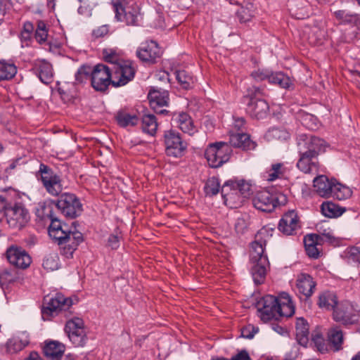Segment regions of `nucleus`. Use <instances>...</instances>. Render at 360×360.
<instances>
[{
    "label": "nucleus",
    "mask_w": 360,
    "mask_h": 360,
    "mask_svg": "<svg viewBox=\"0 0 360 360\" xmlns=\"http://www.w3.org/2000/svg\"><path fill=\"white\" fill-rule=\"evenodd\" d=\"M36 215L41 221L51 220L49 234L52 239L60 246L61 254L67 258L72 257L78 245L83 241L81 232L71 230L66 224H63L53 215V207L51 203L39 202L36 208Z\"/></svg>",
    "instance_id": "f257e3e1"
},
{
    "label": "nucleus",
    "mask_w": 360,
    "mask_h": 360,
    "mask_svg": "<svg viewBox=\"0 0 360 360\" xmlns=\"http://www.w3.org/2000/svg\"><path fill=\"white\" fill-rule=\"evenodd\" d=\"M249 302L257 309V314L263 322L290 317L295 314L292 299L285 292H281L278 297L271 295L259 296V292H254Z\"/></svg>",
    "instance_id": "f03ea898"
},
{
    "label": "nucleus",
    "mask_w": 360,
    "mask_h": 360,
    "mask_svg": "<svg viewBox=\"0 0 360 360\" xmlns=\"http://www.w3.org/2000/svg\"><path fill=\"white\" fill-rule=\"evenodd\" d=\"M270 236L269 229L265 226L263 227L257 232L255 240L251 243L249 248L252 250L250 257L253 265L251 267V275L255 285L264 283L266 279L269 260L264 252L266 240Z\"/></svg>",
    "instance_id": "7ed1b4c3"
},
{
    "label": "nucleus",
    "mask_w": 360,
    "mask_h": 360,
    "mask_svg": "<svg viewBox=\"0 0 360 360\" xmlns=\"http://www.w3.org/2000/svg\"><path fill=\"white\" fill-rule=\"evenodd\" d=\"M72 305V300L65 297L61 293H56L52 297H46L41 311L42 316L44 319H49L50 317L63 312L66 318H69L72 314V311L70 310Z\"/></svg>",
    "instance_id": "20e7f679"
},
{
    "label": "nucleus",
    "mask_w": 360,
    "mask_h": 360,
    "mask_svg": "<svg viewBox=\"0 0 360 360\" xmlns=\"http://www.w3.org/2000/svg\"><path fill=\"white\" fill-rule=\"evenodd\" d=\"M287 201V197L283 193H272L269 190L257 192L252 199L254 207L264 212H271L277 206L285 205Z\"/></svg>",
    "instance_id": "39448f33"
},
{
    "label": "nucleus",
    "mask_w": 360,
    "mask_h": 360,
    "mask_svg": "<svg viewBox=\"0 0 360 360\" xmlns=\"http://www.w3.org/2000/svg\"><path fill=\"white\" fill-rule=\"evenodd\" d=\"M232 150L224 141L210 143L205 151V158L210 167L219 168L229 162Z\"/></svg>",
    "instance_id": "423d86ee"
},
{
    "label": "nucleus",
    "mask_w": 360,
    "mask_h": 360,
    "mask_svg": "<svg viewBox=\"0 0 360 360\" xmlns=\"http://www.w3.org/2000/svg\"><path fill=\"white\" fill-rule=\"evenodd\" d=\"M112 6L115 18L117 21L124 22L129 26L139 25L140 9L135 2L116 0Z\"/></svg>",
    "instance_id": "0eeeda50"
},
{
    "label": "nucleus",
    "mask_w": 360,
    "mask_h": 360,
    "mask_svg": "<svg viewBox=\"0 0 360 360\" xmlns=\"http://www.w3.org/2000/svg\"><path fill=\"white\" fill-rule=\"evenodd\" d=\"M333 319L344 326L356 325L360 319V310L357 305L347 300L342 301L334 308Z\"/></svg>",
    "instance_id": "6e6552de"
},
{
    "label": "nucleus",
    "mask_w": 360,
    "mask_h": 360,
    "mask_svg": "<svg viewBox=\"0 0 360 360\" xmlns=\"http://www.w3.org/2000/svg\"><path fill=\"white\" fill-rule=\"evenodd\" d=\"M52 202L62 214L70 219L77 217L83 211L79 199L74 193H63L57 200Z\"/></svg>",
    "instance_id": "1a4fd4ad"
},
{
    "label": "nucleus",
    "mask_w": 360,
    "mask_h": 360,
    "mask_svg": "<svg viewBox=\"0 0 360 360\" xmlns=\"http://www.w3.org/2000/svg\"><path fill=\"white\" fill-rule=\"evenodd\" d=\"M46 192L52 196H60L63 193L62 180L49 166L41 164L38 172Z\"/></svg>",
    "instance_id": "9d476101"
},
{
    "label": "nucleus",
    "mask_w": 360,
    "mask_h": 360,
    "mask_svg": "<svg viewBox=\"0 0 360 360\" xmlns=\"http://www.w3.org/2000/svg\"><path fill=\"white\" fill-rule=\"evenodd\" d=\"M111 84L115 87L124 86L131 81L135 75V70L129 61H121L110 65Z\"/></svg>",
    "instance_id": "9b49d317"
},
{
    "label": "nucleus",
    "mask_w": 360,
    "mask_h": 360,
    "mask_svg": "<svg viewBox=\"0 0 360 360\" xmlns=\"http://www.w3.org/2000/svg\"><path fill=\"white\" fill-rule=\"evenodd\" d=\"M111 69L110 65L104 64H98L91 68V82L92 87L100 91L107 89L108 86L111 84Z\"/></svg>",
    "instance_id": "f8f14e48"
},
{
    "label": "nucleus",
    "mask_w": 360,
    "mask_h": 360,
    "mask_svg": "<svg viewBox=\"0 0 360 360\" xmlns=\"http://www.w3.org/2000/svg\"><path fill=\"white\" fill-rule=\"evenodd\" d=\"M248 184L244 179H231L226 181L221 187V195L226 200H233L234 195H238L239 202L244 203L247 200Z\"/></svg>",
    "instance_id": "ddd939ff"
},
{
    "label": "nucleus",
    "mask_w": 360,
    "mask_h": 360,
    "mask_svg": "<svg viewBox=\"0 0 360 360\" xmlns=\"http://www.w3.org/2000/svg\"><path fill=\"white\" fill-rule=\"evenodd\" d=\"M65 330L70 340L75 347H83L86 341L84 321L78 317H73L65 324Z\"/></svg>",
    "instance_id": "4468645a"
},
{
    "label": "nucleus",
    "mask_w": 360,
    "mask_h": 360,
    "mask_svg": "<svg viewBox=\"0 0 360 360\" xmlns=\"http://www.w3.org/2000/svg\"><path fill=\"white\" fill-rule=\"evenodd\" d=\"M326 142L315 136L300 134L297 139V150L305 151L312 156L318 157L325 151Z\"/></svg>",
    "instance_id": "2eb2a0df"
},
{
    "label": "nucleus",
    "mask_w": 360,
    "mask_h": 360,
    "mask_svg": "<svg viewBox=\"0 0 360 360\" xmlns=\"http://www.w3.org/2000/svg\"><path fill=\"white\" fill-rule=\"evenodd\" d=\"M165 151L168 156L174 158L183 155L186 146L182 142L179 133L169 130L165 134Z\"/></svg>",
    "instance_id": "dca6fc26"
},
{
    "label": "nucleus",
    "mask_w": 360,
    "mask_h": 360,
    "mask_svg": "<svg viewBox=\"0 0 360 360\" xmlns=\"http://www.w3.org/2000/svg\"><path fill=\"white\" fill-rule=\"evenodd\" d=\"M5 255L10 264L20 269L27 268L32 262L28 253L17 245L8 248Z\"/></svg>",
    "instance_id": "f3484780"
},
{
    "label": "nucleus",
    "mask_w": 360,
    "mask_h": 360,
    "mask_svg": "<svg viewBox=\"0 0 360 360\" xmlns=\"http://www.w3.org/2000/svg\"><path fill=\"white\" fill-rule=\"evenodd\" d=\"M30 220V214L27 209L18 204L8 212L7 221L13 229H21Z\"/></svg>",
    "instance_id": "a211bd4d"
},
{
    "label": "nucleus",
    "mask_w": 360,
    "mask_h": 360,
    "mask_svg": "<svg viewBox=\"0 0 360 360\" xmlns=\"http://www.w3.org/2000/svg\"><path fill=\"white\" fill-rule=\"evenodd\" d=\"M299 228H300L299 218L295 210H290L285 213L278 226V230L288 236L295 233Z\"/></svg>",
    "instance_id": "6ab92c4d"
},
{
    "label": "nucleus",
    "mask_w": 360,
    "mask_h": 360,
    "mask_svg": "<svg viewBox=\"0 0 360 360\" xmlns=\"http://www.w3.org/2000/svg\"><path fill=\"white\" fill-rule=\"evenodd\" d=\"M326 32L317 25H304L302 31V37L312 46L321 45L325 39Z\"/></svg>",
    "instance_id": "aec40b11"
},
{
    "label": "nucleus",
    "mask_w": 360,
    "mask_h": 360,
    "mask_svg": "<svg viewBox=\"0 0 360 360\" xmlns=\"http://www.w3.org/2000/svg\"><path fill=\"white\" fill-rule=\"evenodd\" d=\"M138 57L143 61L153 63L161 55L158 44L154 41L146 42L137 51Z\"/></svg>",
    "instance_id": "412c9836"
},
{
    "label": "nucleus",
    "mask_w": 360,
    "mask_h": 360,
    "mask_svg": "<svg viewBox=\"0 0 360 360\" xmlns=\"http://www.w3.org/2000/svg\"><path fill=\"white\" fill-rule=\"evenodd\" d=\"M148 99L150 106L159 114L168 113L167 110H160L158 108L166 106L168 104L169 94L167 91H160L155 89L150 90Z\"/></svg>",
    "instance_id": "4be33fe9"
},
{
    "label": "nucleus",
    "mask_w": 360,
    "mask_h": 360,
    "mask_svg": "<svg viewBox=\"0 0 360 360\" xmlns=\"http://www.w3.org/2000/svg\"><path fill=\"white\" fill-rule=\"evenodd\" d=\"M30 342L29 335L25 331L17 333L6 342V351L11 354L17 353L23 349Z\"/></svg>",
    "instance_id": "5701e85b"
},
{
    "label": "nucleus",
    "mask_w": 360,
    "mask_h": 360,
    "mask_svg": "<svg viewBox=\"0 0 360 360\" xmlns=\"http://www.w3.org/2000/svg\"><path fill=\"white\" fill-rule=\"evenodd\" d=\"M300 158L297 162V167L306 174H309L313 171H317L318 162L317 157L312 156L311 154L298 150Z\"/></svg>",
    "instance_id": "b1692460"
},
{
    "label": "nucleus",
    "mask_w": 360,
    "mask_h": 360,
    "mask_svg": "<svg viewBox=\"0 0 360 360\" xmlns=\"http://www.w3.org/2000/svg\"><path fill=\"white\" fill-rule=\"evenodd\" d=\"M335 179L329 180L326 176L321 175L314 179L316 192L321 197L330 198Z\"/></svg>",
    "instance_id": "393cba45"
},
{
    "label": "nucleus",
    "mask_w": 360,
    "mask_h": 360,
    "mask_svg": "<svg viewBox=\"0 0 360 360\" xmlns=\"http://www.w3.org/2000/svg\"><path fill=\"white\" fill-rule=\"evenodd\" d=\"M269 110L268 103L263 99L252 98L249 102V115L257 120L264 118Z\"/></svg>",
    "instance_id": "a878e982"
},
{
    "label": "nucleus",
    "mask_w": 360,
    "mask_h": 360,
    "mask_svg": "<svg viewBox=\"0 0 360 360\" xmlns=\"http://www.w3.org/2000/svg\"><path fill=\"white\" fill-rule=\"evenodd\" d=\"M319 236L316 233H311L304 236V244L307 255L312 259H318L320 257L321 251L317 245H321L319 242Z\"/></svg>",
    "instance_id": "bb28decb"
},
{
    "label": "nucleus",
    "mask_w": 360,
    "mask_h": 360,
    "mask_svg": "<svg viewBox=\"0 0 360 360\" xmlns=\"http://www.w3.org/2000/svg\"><path fill=\"white\" fill-rule=\"evenodd\" d=\"M333 15L341 25L360 27V14L359 13H351L345 10H338L334 11Z\"/></svg>",
    "instance_id": "cd10ccee"
},
{
    "label": "nucleus",
    "mask_w": 360,
    "mask_h": 360,
    "mask_svg": "<svg viewBox=\"0 0 360 360\" xmlns=\"http://www.w3.org/2000/svg\"><path fill=\"white\" fill-rule=\"evenodd\" d=\"M296 340L298 345L307 347L309 342V324L302 317L297 318L295 323Z\"/></svg>",
    "instance_id": "c85d7f7f"
},
{
    "label": "nucleus",
    "mask_w": 360,
    "mask_h": 360,
    "mask_svg": "<svg viewBox=\"0 0 360 360\" xmlns=\"http://www.w3.org/2000/svg\"><path fill=\"white\" fill-rule=\"evenodd\" d=\"M172 121L184 133L191 135L196 131L191 117L187 113L175 115Z\"/></svg>",
    "instance_id": "c756f323"
},
{
    "label": "nucleus",
    "mask_w": 360,
    "mask_h": 360,
    "mask_svg": "<svg viewBox=\"0 0 360 360\" xmlns=\"http://www.w3.org/2000/svg\"><path fill=\"white\" fill-rule=\"evenodd\" d=\"M65 347L58 341H50L44 347L45 356L51 360H60L65 352Z\"/></svg>",
    "instance_id": "7c9ffc66"
},
{
    "label": "nucleus",
    "mask_w": 360,
    "mask_h": 360,
    "mask_svg": "<svg viewBox=\"0 0 360 360\" xmlns=\"http://www.w3.org/2000/svg\"><path fill=\"white\" fill-rule=\"evenodd\" d=\"M328 340L333 347L335 352L340 351L342 349L344 342V333L339 326H334L328 329Z\"/></svg>",
    "instance_id": "2f4dec72"
},
{
    "label": "nucleus",
    "mask_w": 360,
    "mask_h": 360,
    "mask_svg": "<svg viewBox=\"0 0 360 360\" xmlns=\"http://www.w3.org/2000/svg\"><path fill=\"white\" fill-rule=\"evenodd\" d=\"M316 283L313 281V278L306 274H302L297 279V287L299 292L303 294L306 297H310L315 288Z\"/></svg>",
    "instance_id": "473e14b6"
},
{
    "label": "nucleus",
    "mask_w": 360,
    "mask_h": 360,
    "mask_svg": "<svg viewBox=\"0 0 360 360\" xmlns=\"http://www.w3.org/2000/svg\"><path fill=\"white\" fill-rule=\"evenodd\" d=\"M229 141L227 142L230 146L240 148L243 150L248 149V134L245 131H238L237 133H229Z\"/></svg>",
    "instance_id": "72a5a7b5"
},
{
    "label": "nucleus",
    "mask_w": 360,
    "mask_h": 360,
    "mask_svg": "<svg viewBox=\"0 0 360 360\" xmlns=\"http://www.w3.org/2000/svg\"><path fill=\"white\" fill-rule=\"evenodd\" d=\"M337 296L332 292H324L319 295L318 304L321 308L333 309L339 304Z\"/></svg>",
    "instance_id": "f704fd0d"
},
{
    "label": "nucleus",
    "mask_w": 360,
    "mask_h": 360,
    "mask_svg": "<svg viewBox=\"0 0 360 360\" xmlns=\"http://www.w3.org/2000/svg\"><path fill=\"white\" fill-rule=\"evenodd\" d=\"M352 194V191L349 187L337 182L335 179L334 180L330 197L342 200L349 198Z\"/></svg>",
    "instance_id": "c9c22d12"
},
{
    "label": "nucleus",
    "mask_w": 360,
    "mask_h": 360,
    "mask_svg": "<svg viewBox=\"0 0 360 360\" xmlns=\"http://www.w3.org/2000/svg\"><path fill=\"white\" fill-rule=\"evenodd\" d=\"M141 128L143 132L154 136L158 129V122L155 115H144L141 118Z\"/></svg>",
    "instance_id": "e433bc0d"
},
{
    "label": "nucleus",
    "mask_w": 360,
    "mask_h": 360,
    "mask_svg": "<svg viewBox=\"0 0 360 360\" xmlns=\"http://www.w3.org/2000/svg\"><path fill=\"white\" fill-rule=\"evenodd\" d=\"M268 80L271 84H276L284 89H288L292 85L291 79L282 72L270 73Z\"/></svg>",
    "instance_id": "4c0bfd02"
},
{
    "label": "nucleus",
    "mask_w": 360,
    "mask_h": 360,
    "mask_svg": "<svg viewBox=\"0 0 360 360\" xmlns=\"http://www.w3.org/2000/svg\"><path fill=\"white\" fill-rule=\"evenodd\" d=\"M117 124L122 127L134 126L139 122V118L135 115H131L126 111L120 110L115 116Z\"/></svg>",
    "instance_id": "58836bf2"
},
{
    "label": "nucleus",
    "mask_w": 360,
    "mask_h": 360,
    "mask_svg": "<svg viewBox=\"0 0 360 360\" xmlns=\"http://www.w3.org/2000/svg\"><path fill=\"white\" fill-rule=\"evenodd\" d=\"M38 71L39 79L42 82L49 84L51 82L53 77V70L52 66L49 63L45 60L39 62Z\"/></svg>",
    "instance_id": "ea45409f"
},
{
    "label": "nucleus",
    "mask_w": 360,
    "mask_h": 360,
    "mask_svg": "<svg viewBox=\"0 0 360 360\" xmlns=\"http://www.w3.org/2000/svg\"><path fill=\"white\" fill-rule=\"evenodd\" d=\"M17 73L16 66L11 63L0 61V81L9 80Z\"/></svg>",
    "instance_id": "a19ab883"
},
{
    "label": "nucleus",
    "mask_w": 360,
    "mask_h": 360,
    "mask_svg": "<svg viewBox=\"0 0 360 360\" xmlns=\"http://www.w3.org/2000/svg\"><path fill=\"white\" fill-rule=\"evenodd\" d=\"M345 210L341 209L335 204L331 202H323L321 205V212L327 217H338L342 214Z\"/></svg>",
    "instance_id": "79ce46f5"
},
{
    "label": "nucleus",
    "mask_w": 360,
    "mask_h": 360,
    "mask_svg": "<svg viewBox=\"0 0 360 360\" xmlns=\"http://www.w3.org/2000/svg\"><path fill=\"white\" fill-rule=\"evenodd\" d=\"M175 74L176 80L183 89H188L193 86L194 79L189 72L183 70L176 71Z\"/></svg>",
    "instance_id": "37998d69"
},
{
    "label": "nucleus",
    "mask_w": 360,
    "mask_h": 360,
    "mask_svg": "<svg viewBox=\"0 0 360 360\" xmlns=\"http://www.w3.org/2000/svg\"><path fill=\"white\" fill-rule=\"evenodd\" d=\"M285 169L283 163H276L271 165L269 170L266 172V179L273 181L277 179L282 178L285 174Z\"/></svg>",
    "instance_id": "c03bdc74"
},
{
    "label": "nucleus",
    "mask_w": 360,
    "mask_h": 360,
    "mask_svg": "<svg viewBox=\"0 0 360 360\" xmlns=\"http://www.w3.org/2000/svg\"><path fill=\"white\" fill-rule=\"evenodd\" d=\"M43 266L48 271H55L59 268V257L57 253L53 252L46 255L43 261Z\"/></svg>",
    "instance_id": "a18cd8bd"
},
{
    "label": "nucleus",
    "mask_w": 360,
    "mask_h": 360,
    "mask_svg": "<svg viewBox=\"0 0 360 360\" xmlns=\"http://www.w3.org/2000/svg\"><path fill=\"white\" fill-rule=\"evenodd\" d=\"M48 37V29L46 23L42 20L37 22V26L35 30L34 37L36 40L40 44H44L46 41Z\"/></svg>",
    "instance_id": "49530a36"
},
{
    "label": "nucleus",
    "mask_w": 360,
    "mask_h": 360,
    "mask_svg": "<svg viewBox=\"0 0 360 360\" xmlns=\"http://www.w3.org/2000/svg\"><path fill=\"white\" fill-rule=\"evenodd\" d=\"M268 140H286L289 138L288 132L278 127H272L266 134Z\"/></svg>",
    "instance_id": "de8ad7c7"
},
{
    "label": "nucleus",
    "mask_w": 360,
    "mask_h": 360,
    "mask_svg": "<svg viewBox=\"0 0 360 360\" xmlns=\"http://www.w3.org/2000/svg\"><path fill=\"white\" fill-rule=\"evenodd\" d=\"M220 184L218 178L212 176L207 179L205 186V192L207 195H215L219 191Z\"/></svg>",
    "instance_id": "09e8293b"
},
{
    "label": "nucleus",
    "mask_w": 360,
    "mask_h": 360,
    "mask_svg": "<svg viewBox=\"0 0 360 360\" xmlns=\"http://www.w3.org/2000/svg\"><path fill=\"white\" fill-rule=\"evenodd\" d=\"M103 56L105 61L108 63V65H112L114 64L120 63L121 61H124V60L120 58L115 50L111 49H104L103 51Z\"/></svg>",
    "instance_id": "8fccbe9b"
},
{
    "label": "nucleus",
    "mask_w": 360,
    "mask_h": 360,
    "mask_svg": "<svg viewBox=\"0 0 360 360\" xmlns=\"http://www.w3.org/2000/svg\"><path fill=\"white\" fill-rule=\"evenodd\" d=\"M90 74L91 67L83 65L79 69H78L77 72H76L75 79L78 83H82L88 79H91Z\"/></svg>",
    "instance_id": "3c124183"
},
{
    "label": "nucleus",
    "mask_w": 360,
    "mask_h": 360,
    "mask_svg": "<svg viewBox=\"0 0 360 360\" xmlns=\"http://www.w3.org/2000/svg\"><path fill=\"white\" fill-rule=\"evenodd\" d=\"M319 232V233L317 234L319 236V242L321 243L324 242L333 243L335 240L333 233L330 229L321 230V227H320Z\"/></svg>",
    "instance_id": "603ef678"
},
{
    "label": "nucleus",
    "mask_w": 360,
    "mask_h": 360,
    "mask_svg": "<svg viewBox=\"0 0 360 360\" xmlns=\"http://www.w3.org/2000/svg\"><path fill=\"white\" fill-rule=\"evenodd\" d=\"M15 276L9 271L4 270L0 273V285L2 288L7 287L11 283L15 281Z\"/></svg>",
    "instance_id": "864d4df0"
},
{
    "label": "nucleus",
    "mask_w": 360,
    "mask_h": 360,
    "mask_svg": "<svg viewBox=\"0 0 360 360\" xmlns=\"http://www.w3.org/2000/svg\"><path fill=\"white\" fill-rule=\"evenodd\" d=\"M312 341L320 352L325 353L328 351L327 345L321 335L316 334L312 335Z\"/></svg>",
    "instance_id": "5fc2aeb1"
},
{
    "label": "nucleus",
    "mask_w": 360,
    "mask_h": 360,
    "mask_svg": "<svg viewBox=\"0 0 360 360\" xmlns=\"http://www.w3.org/2000/svg\"><path fill=\"white\" fill-rule=\"evenodd\" d=\"M270 72L266 70L257 69L251 72V77L257 82L263 81L266 79H269Z\"/></svg>",
    "instance_id": "6e6d98bb"
},
{
    "label": "nucleus",
    "mask_w": 360,
    "mask_h": 360,
    "mask_svg": "<svg viewBox=\"0 0 360 360\" xmlns=\"http://www.w3.org/2000/svg\"><path fill=\"white\" fill-rule=\"evenodd\" d=\"M245 123H246V121L244 118L235 119L233 126L229 132H232V133H237L238 131H245L246 132Z\"/></svg>",
    "instance_id": "4d7b16f0"
},
{
    "label": "nucleus",
    "mask_w": 360,
    "mask_h": 360,
    "mask_svg": "<svg viewBox=\"0 0 360 360\" xmlns=\"http://www.w3.org/2000/svg\"><path fill=\"white\" fill-rule=\"evenodd\" d=\"M347 257L354 262L360 264V250L357 247L349 248L347 250Z\"/></svg>",
    "instance_id": "13d9d810"
},
{
    "label": "nucleus",
    "mask_w": 360,
    "mask_h": 360,
    "mask_svg": "<svg viewBox=\"0 0 360 360\" xmlns=\"http://www.w3.org/2000/svg\"><path fill=\"white\" fill-rule=\"evenodd\" d=\"M109 32L108 25H101L96 29L94 30L92 32V35L95 38L103 37L107 35Z\"/></svg>",
    "instance_id": "bf43d9fd"
},
{
    "label": "nucleus",
    "mask_w": 360,
    "mask_h": 360,
    "mask_svg": "<svg viewBox=\"0 0 360 360\" xmlns=\"http://www.w3.org/2000/svg\"><path fill=\"white\" fill-rule=\"evenodd\" d=\"M271 328L273 330L282 336L288 335V329L285 326L280 325L278 323L272 322L271 323Z\"/></svg>",
    "instance_id": "052dcab7"
},
{
    "label": "nucleus",
    "mask_w": 360,
    "mask_h": 360,
    "mask_svg": "<svg viewBox=\"0 0 360 360\" xmlns=\"http://www.w3.org/2000/svg\"><path fill=\"white\" fill-rule=\"evenodd\" d=\"M120 237L118 235H110L108 240V245L112 249H117L120 246Z\"/></svg>",
    "instance_id": "680f3d73"
},
{
    "label": "nucleus",
    "mask_w": 360,
    "mask_h": 360,
    "mask_svg": "<svg viewBox=\"0 0 360 360\" xmlns=\"http://www.w3.org/2000/svg\"><path fill=\"white\" fill-rule=\"evenodd\" d=\"M229 360H248V352L243 349L237 354L233 356Z\"/></svg>",
    "instance_id": "e2e57ef3"
},
{
    "label": "nucleus",
    "mask_w": 360,
    "mask_h": 360,
    "mask_svg": "<svg viewBox=\"0 0 360 360\" xmlns=\"http://www.w3.org/2000/svg\"><path fill=\"white\" fill-rule=\"evenodd\" d=\"M245 226L244 220H238L236 224V230L238 233H245Z\"/></svg>",
    "instance_id": "0e129e2a"
},
{
    "label": "nucleus",
    "mask_w": 360,
    "mask_h": 360,
    "mask_svg": "<svg viewBox=\"0 0 360 360\" xmlns=\"http://www.w3.org/2000/svg\"><path fill=\"white\" fill-rule=\"evenodd\" d=\"M298 354L299 347L297 345H294L289 354V357L285 358V360H294L297 356Z\"/></svg>",
    "instance_id": "69168bd1"
},
{
    "label": "nucleus",
    "mask_w": 360,
    "mask_h": 360,
    "mask_svg": "<svg viewBox=\"0 0 360 360\" xmlns=\"http://www.w3.org/2000/svg\"><path fill=\"white\" fill-rule=\"evenodd\" d=\"M34 30V26L30 22H25L23 25V30L22 32L32 34Z\"/></svg>",
    "instance_id": "338daca9"
},
{
    "label": "nucleus",
    "mask_w": 360,
    "mask_h": 360,
    "mask_svg": "<svg viewBox=\"0 0 360 360\" xmlns=\"http://www.w3.org/2000/svg\"><path fill=\"white\" fill-rule=\"evenodd\" d=\"M25 360H44V359L36 352H32Z\"/></svg>",
    "instance_id": "774afa93"
}]
</instances>
